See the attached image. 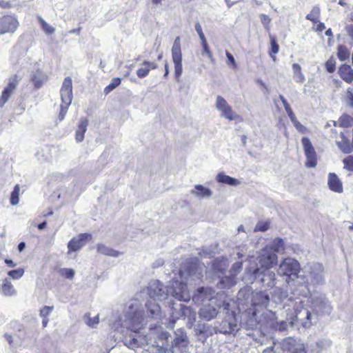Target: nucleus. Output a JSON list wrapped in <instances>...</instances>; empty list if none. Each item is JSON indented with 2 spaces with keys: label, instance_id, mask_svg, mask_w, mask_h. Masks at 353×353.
Here are the masks:
<instances>
[{
  "label": "nucleus",
  "instance_id": "nucleus-1",
  "mask_svg": "<svg viewBox=\"0 0 353 353\" xmlns=\"http://www.w3.org/2000/svg\"><path fill=\"white\" fill-rule=\"evenodd\" d=\"M288 311L289 314H293L294 323L299 321L305 328H309L313 323H316L317 317L307 309L303 307L301 300L295 301L293 310L288 309Z\"/></svg>",
  "mask_w": 353,
  "mask_h": 353
},
{
  "label": "nucleus",
  "instance_id": "nucleus-2",
  "mask_svg": "<svg viewBox=\"0 0 353 353\" xmlns=\"http://www.w3.org/2000/svg\"><path fill=\"white\" fill-rule=\"evenodd\" d=\"M300 264L294 259L288 257L280 263L277 273L279 276H285V281L288 284L299 277Z\"/></svg>",
  "mask_w": 353,
  "mask_h": 353
},
{
  "label": "nucleus",
  "instance_id": "nucleus-3",
  "mask_svg": "<svg viewBox=\"0 0 353 353\" xmlns=\"http://www.w3.org/2000/svg\"><path fill=\"white\" fill-rule=\"evenodd\" d=\"M60 94L62 103L60 105L59 119L60 121H62L72 100V81L70 77H68L64 79L60 90Z\"/></svg>",
  "mask_w": 353,
  "mask_h": 353
},
{
  "label": "nucleus",
  "instance_id": "nucleus-4",
  "mask_svg": "<svg viewBox=\"0 0 353 353\" xmlns=\"http://www.w3.org/2000/svg\"><path fill=\"white\" fill-rule=\"evenodd\" d=\"M259 263L261 265V270H268L272 268L278 261L277 255L271 252L269 248H263L258 256Z\"/></svg>",
  "mask_w": 353,
  "mask_h": 353
},
{
  "label": "nucleus",
  "instance_id": "nucleus-5",
  "mask_svg": "<svg viewBox=\"0 0 353 353\" xmlns=\"http://www.w3.org/2000/svg\"><path fill=\"white\" fill-rule=\"evenodd\" d=\"M172 58L174 64V72L176 78L182 74V54L181 48V39L176 37L172 48Z\"/></svg>",
  "mask_w": 353,
  "mask_h": 353
},
{
  "label": "nucleus",
  "instance_id": "nucleus-6",
  "mask_svg": "<svg viewBox=\"0 0 353 353\" xmlns=\"http://www.w3.org/2000/svg\"><path fill=\"white\" fill-rule=\"evenodd\" d=\"M254 274L256 278L260 279L261 283L265 287L272 288L276 284V274L270 269L261 270V268H256L254 271Z\"/></svg>",
  "mask_w": 353,
  "mask_h": 353
},
{
  "label": "nucleus",
  "instance_id": "nucleus-7",
  "mask_svg": "<svg viewBox=\"0 0 353 353\" xmlns=\"http://www.w3.org/2000/svg\"><path fill=\"white\" fill-rule=\"evenodd\" d=\"M312 304L314 314L316 317L319 315L329 314L332 309L329 301L322 296L314 298Z\"/></svg>",
  "mask_w": 353,
  "mask_h": 353
},
{
  "label": "nucleus",
  "instance_id": "nucleus-8",
  "mask_svg": "<svg viewBox=\"0 0 353 353\" xmlns=\"http://www.w3.org/2000/svg\"><path fill=\"white\" fill-rule=\"evenodd\" d=\"M303 150L306 157L305 165L309 168H314L317 163L316 153L310 139L303 137L301 140Z\"/></svg>",
  "mask_w": 353,
  "mask_h": 353
},
{
  "label": "nucleus",
  "instance_id": "nucleus-9",
  "mask_svg": "<svg viewBox=\"0 0 353 353\" xmlns=\"http://www.w3.org/2000/svg\"><path fill=\"white\" fill-rule=\"evenodd\" d=\"M19 26V21L12 15H4L0 17V35L13 33Z\"/></svg>",
  "mask_w": 353,
  "mask_h": 353
},
{
  "label": "nucleus",
  "instance_id": "nucleus-10",
  "mask_svg": "<svg viewBox=\"0 0 353 353\" xmlns=\"http://www.w3.org/2000/svg\"><path fill=\"white\" fill-rule=\"evenodd\" d=\"M19 81V77L17 74H14L9 79L7 85L2 91L0 97V107H3L9 100L12 94L14 93Z\"/></svg>",
  "mask_w": 353,
  "mask_h": 353
},
{
  "label": "nucleus",
  "instance_id": "nucleus-11",
  "mask_svg": "<svg viewBox=\"0 0 353 353\" xmlns=\"http://www.w3.org/2000/svg\"><path fill=\"white\" fill-rule=\"evenodd\" d=\"M192 299L194 302L204 303L206 301L215 303V291L211 288L201 287L197 289L196 292L193 296Z\"/></svg>",
  "mask_w": 353,
  "mask_h": 353
},
{
  "label": "nucleus",
  "instance_id": "nucleus-12",
  "mask_svg": "<svg viewBox=\"0 0 353 353\" xmlns=\"http://www.w3.org/2000/svg\"><path fill=\"white\" fill-rule=\"evenodd\" d=\"M91 238V234L88 233H82L77 237L72 238L68 243V252L70 253L80 250Z\"/></svg>",
  "mask_w": 353,
  "mask_h": 353
},
{
  "label": "nucleus",
  "instance_id": "nucleus-13",
  "mask_svg": "<svg viewBox=\"0 0 353 353\" xmlns=\"http://www.w3.org/2000/svg\"><path fill=\"white\" fill-rule=\"evenodd\" d=\"M172 296L179 301H189L190 295L187 284L183 282H175L173 287Z\"/></svg>",
  "mask_w": 353,
  "mask_h": 353
},
{
  "label": "nucleus",
  "instance_id": "nucleus-14",
  "mask_svg": "<svg viewBox=\"0 0 353 353\" xmlns=\"http://www.w3.org/2000/svg\"><path fill=\"white\" fill-rule=\"evenodd\" d=\"M229 306L230 304L228 303H225V301L222 303V307H223V310L225 311L226 314V316L225 317L224 321H222V324L223 323L224 326L228 324L230 327V331H232L236 327V319L233 311L230 313Z\"/></svg>",
  "mask_w": 353,
  "mask_h": 353
},
{
  "label": "nucleus",
  "instance_id": "nucleus-15",
  "mask_svg": "<svg viewBox=\"0 0 353 353\" xmlns=\"http://www.w3.org/2000/svg\"><path fill=\"white\" fill-rule=\"evenodd\" d=\"M47 80L48 76L40 70L34 71L30 78V81L36 89L41 88Z\"/></svg>",
  "mask_w": 353,
  "mask_h": 353
},
{
  "label": "nucleus",
  "instance_id": "nucleus-16",
  "mask_svg": "<svg viewBox=\"0 0 353 353\" xmlns=\"http://www.w3.org/2000/svg\"><path fill=\"white\" fill-rule=\"evenodd\" d=\"M328 185L331 190L341 193L343 192V185L341 180L334 173L328 175Z\"/></svg>",
  "mask_w": 353,
  "mask_h": 353
},
{
  "label": "nucleus",
  "instance_id": "nucleus-17",
  "mask_svg": "<svg viewBox=\"0 0 353 353\" xmlns=\"http://www.w3.org/2000/svg\"><path fill=\"white\" fill-rule=\"evenodd\" d=\"M286 312V319L277 322L276 325H274L276 330L280 332L286 331L289 327H292L294 325L293 314H289L288 310Z\"/></svg>",
  "mask_w": 353,
  "mask_h": 353
},
{
  "label": "nucleus",
  "instance_id": "nucleus-18",
  "mask_svg": "<svg viewBox=\"0 0 353 353\" xmlns=\"http://www.w3.org/2000/svg\"><path fill=\"white\" fill-rule=\"evenodd\" d=\"M341 140L336 141L339 148L345 154H350L353 150V144H351L349 139L341 132L340 134Z\"/></svg>",
  "mask_w": 353,
  "mask_h": 353
},
{
  "label": "nucleus",
  "instance_id": "nucleus-19",
  "mask_svg": "<svg viewBox=\"0 0 353 353\" xmlns=\"http://www.w3.org/2000/svg\"><path fill=\"white\" fill-rule=\"evenodd\" d=\"M265 248H269L274 253H283L285 249V242L281 238H275Z\"/></svg>",
  "mask_w": 353,
  "mask_h": 353
},
{
  "label": "nucleus",
  "instance_id": "nucleus-20",
  "mask_svg": "<svg viewBox=\"0 0 353 353\" xmlns=\"http://www.w3.org/2000/svg\"><path fill=\"white\" fill-rule=\"evenodd\" d=\"M218 314V310L215 307L210 305H203L199 310V315L205 320H211Z\"/></svg>",
  "mask_w": 353,
  "mask_h": 353
},
{
  "label": "nucleus",
  "instance_id": "nucleus-21",
  "mask_svg": "<svg viewBox=\"0 0 353 353\" xmlns=\"http://www.w3.org/2000/svg\"><path fill=\"white\" fill-rule=\"evenodd\" d=\"M143 65L144 67L140 68L137 71V74L138 77L142 79L147 77L151 70H154L157 68V64L154 62H150L148 61H144L143 62Z\"/></svg>",
  "mask_w": 353,
  "mask_h": 353
},
{
  "label": "nucleus",
  "instance_id": "nucleus-22",
  "mask_svg": "<svg viewBox=\"0 0 353 353\" xmlns=\"http://www.w3.org/2000/svg\"><path fill=\"white\" fill-rule=\"evenodd\" d=\"M222 115L230 121L241 120L239 115L233 112L230 106L227 105L226 101L222 98Z\"/></svg>",
  "mask_w": 353,
  "mask_h": 353
},
{
  "label": "nucleus",
  "instance_id": "nucleus-23",
  "mask_svg": "<svg viewBox=\"0 0 353 353\" xmlns=\"http://www.w3.org/2000/svg\"><path fill=\"white\" fill-rule=\"evenodd\" d=\"M195 30L197 32L200 39L201 41L202 46H203V50L206 53V54L208 56V57L213 61L212 59V54L209 49V47L207 43L206 39L205 37V35L202 30V27L200 25L199 23H196L195 25Z\"/></svg>",
  "mask_w": 353,
  "mask_h": 353
},
{
  "label": "nucleus",
  "instance_id": "nucleus-24",
  "mask_svg": "<svg viewBox=\"0 0 353 353\" xmlns=\"http://www.w3.org/2000/svg\"><path fill=\"white\" fill-rule=\"evenodd\" d=\"M339 74L341 79L350 83L353 81V70L349 65H343L339 68Z\"/></svg>",
  "mask_w": 353,
  "mask_h": 353
},
{
  "label": "nucleus",
  "instance_id": "nucleus-25",
  "mask_svg": "<svg viewBox=\"0 0 353 353\" xmlns=\"http://www.w3.org/2000/svg\"><path fill=\"white\" fill-rule=\"evenodd\" d=\"M88 121L87 119H81L75 133V139L77 142H81L84 139L85 132L87 130Z\"/></svg>",
  "mask_w": 353,
  "mask_h": 353
},
{
  "label": "nucleus",
  "instance_id": "nucleus-26",
  "mask_svg": "<svg viewBox=\"0 0 353 353\" xmlns=\"http://www.w3.org/2000/svg\"><path fill=\"white\" fill-rule=\"evenodd\" d=\"M1 293L6 296H11L16 294V290L12 283L8 279L3 281L0 287Z\"/></svg>",
  "mask_w": 353,
  "mask_h": 353
},
{
  "label": "nucleus",
  "instance_id": "nucleus-27",
  "mask_svg": "<svg viewBox=\"0 0 353 353\" xmlns=\"http://www.w3.org/2000/svg\"><path fill=\"white\" fill-rule=\"evenodd\" d=\"M299 345L296 340L293 337L285 338L281 342V347L285 351L293 352Z\"/></svg>",
  "mask_w": 353,
  "mask_h": 353
},
{
  "label": "nucleus",
  "instance_id": "nucleus-28",
  "mask_svg": "<svg viewBox=\"0 0 353 353\" xmlns=\"http://www.w3.org/2000/svg\"><path fill=\"white\" fill-rule=\"evenodd\" d=\"M252 304L254 305L266 306L269 301L270 297L268 294L263 292L256 293L252 299Z\"/></svg>",
  "mask_w": 353,
  "mask_h": 353
},
{
  "label": "nucleus",
  "instance_id": "nucleus-29",
  "mask_svg": "<svg viewBox=\"0 0 353 353\" xmlns=\"http://www.w3.org/2000/svg\"><path fill=\"white\" fill-rule=\"evenodd\" d=\"M180 334H177L174 339V345L176 347H186L188 343L186 333L183 330H179Z\"/></svg>",
  "mask_w": 353,
  "mask_h": 353
},
{
  "label": "nucleus",
  "instance_id": "nucleus-30",
  "mask_svg": "<svg viewBox=\"0 0 353 353\" xmlns=\"http://www.w3.org/2000/svg\"><path fill=\"white\" fill-rule=\"evenodd\" d=\"M97 250L99 254L106 256H117L119 254L118 251L108 248L103 244H98L97 246Z\"/></svg>",
  "mask_w": 353,
  "mask_h": 353
},
{
  "label": "nucleus",
  "instance_id": "nucleus-31",
  "mask_svg": "<svg viewBox=\"0 0 353 353\" xmlns=\"http://www.w3.org/2000/svg\"><path fill=\"white\" fill-rule=\"evenodd\" d=\"M293 78L296 83H302L305 81V76L301 72V67L298 63L292 65Z\"/></svg>",
  "mask_w": 353,
  "mask_h": 353
},
{
  "label": "nucleus",
  "instance_id": "nucleus-32",
  "mask_svg": "<svg viewBox=\"0 0 353 353\" xmlns=\"http://www.w3.org/2000/svg\"><path fill=\"white\" fill-rule=\"evenodd\" d=\"M192 194L199 197H208L211 195L212 192L210 189L203 187L202 185H196L194 190H192Z\"/></svg>",
  "mask_w": 353,
  "mask_h": 353
},
{
  "label": "nucleus",
  "instance_id": "nucleus-33",
  "mask_svg": "<svg viewBox=\"0 0 353 353\" xmlns=\"http://www.w3.org/2000/svg\"><path fill=\"white\" fill-rule=\"evenodd\" d=\"M145 307L147 311L152 316L160 312V306L154 299H150L146 302Z\"/></svg>",
  "mask_w": 353,
  "mask_h": 353
},
{
  "label": "nucleus",
  "instance_id": "nucleus-34",
  "mask_svg": "<svg viewBox=\"0 0 353 353\" xmlns=\"http://www.w3.org/2000/svg\"><path fill=\"white\" fill-rule=\"evenodd\" d=\"M236 281L234 279V276L233 274H230L227 276H222V288H230L235 285Z\"/></svg>",
  "mask_w": 353,
  "mask_h": 353
},
{
  "label": "nucleus",
  "instance_id": "nucleus-35",
  "mask_svg": "<svg viewBox=\"0 0 353 353\" xmlns=\"http://www.w3.org/2000/svg\"><path fill=\"white\" fill-rule=\"evenodd\" d=\"M320 17V8L318 6H314L312 8L310 12L307 14L306 19L309 21H311L314 23H316L319 21Z\"/></svg>",
  "mask_w": 353,
  "mask_h": 353
},
{
  "label": "nucleus",
  "instance_id": "nucleus-36",
  "mask_svg": "<svg viewBox=\"0 0 353 353\" xmlns=\"http://www.w3.org/2000/svg\"><path fill=\"white\" fill-rule=\"evenodd\" d=\"M331 345V341L328 339H319L315 343L316 351L322 352Z\"/></svg>",
  "mask_w": 353,
  "mask_h": 353
},
{
  "label": "nucleus",
  "instance_id": "nucleus-37",
  "mask_svg": "<svg viewBox=\"0 0 353 353\" xmlns=\"http://www.w3.org/2000/svg\"><path fill=\"white\" fill-rule=\"evenodd\" d=\"M38 21L41 26L42 30L46 34H52L54 32V28L46 23L41 17H38Z\"/></svg>",
  "mask_w": 353,
  "mask_h": 353
},
{
  "label": "nucleus",
  "instance_id": "nucleus-38",
  "mask_svg": "<svg viewBox=\"0 0 353 353\" xmlns=\"http://www.w3.org/2000/svg\"><path fill=\"white\" fill-rule=\"evenodd\" d=\"M19 192H20V187L19 185H16L14 187V189L12 192H11L10 195V203L13 205H17L19 203Z\"/></svg>",
  "mask_w": 353,
  "mask_h": 353
},
{
  "label": "nucleus",
  "instance_id": "nucleus-39",
  "mask_svg": "<svg viewBox=\"0 0 353 353\" xmlns=\"http://www.w3.org/2000/svg\"><path fill=\"white\" fill-rule=\"evenodd\" d=\"M337 56L341 61H345L349 58L350 52L345 46H339L338 47Z\"/></svg>",
  "mask_w": 353,
  "mask_h": 353
},
{
  "label": "nucleus",
  "instance_id": "nucleus-40",
  "mask_svg": "<svg viewBox=\"0 0 353 353\" xmlns=\"http://www.w3.org/2000/svg\"><path fill=\"white\" fill-rule=\"evenodd\" d=\"M222 183H225L231 186H237L241 182L238 179L232 178L228 175L222 174Z\"/></svg>",
  "mask_w": 353,
  "mask_h": 353
},
{
  "label": "nucleus",
  "instance_id": "nucleus-41",
  "mask_svg": "<svg viewBox=\"0 0 353 353\" xmlns=\"http://www.w3.org/2000/svg\"><path fill=\"white\" fill-rule=\"evenodd\" d=\"M121 79L119 77L112 79L111 83L104 88L105 93L108 94L112 90L119 86L121 84Z\"/></svg>",
  "mask_w": 353,
  "mask_h": 353
},
{
  "label": "nucleus",
  "instance_id": "nucleus-42",
  "mask_svg": "<svg viewBox=\"0 0 353 353\" xmlns=\"http://www.w3.org/2000/svg\"><path fill=\"white\" fill-rule=\"evenodd\" d=\"M59 273L65 279H72L74 276V271L71 268H62L59 270Z\"/></svg>",
  "mask_w": 353,
  "mask_h": 353
},
{
  "label": "nucleus",
  "instance_id": "nucleus-43",
  "mask_svg": "<svg viewBox=\"0 0 353 353\" xmlns=\"http://www.w3.org/2000/svg\"><path fill=\"white\" fill-rule=\"evenodd\" d=\"M270 228V223L268 221H259L255 228L254 231V232H265L268 230Z\"/></svg>",
  "mask_w": 353,
  "mask_h": 353
},
{
  "label": "nucleus",
  "instance_id": "nucleus-44",
  "mask_svg": "<svg viewBox=\"0 0 353 353\" xmlns=\"http://www.w3.org/2000/svg\"><path fill=\"white\" fill-rule=\"evenodd\" d=\"M23 273H24L23 270L21 268H19L17 270H10L8 272V274L10 277H12L13 279H18L23 276Z\"/></svg>",
  "mask_w": 353,
  "mask_h": 353
},
{
  "label": "nucleus",
  "instance_id": "nucleus-45",
  "mask_svg": "<svg viewBox=\"0 0 353 353\" xmlns=\"http://www.w3.org/2000/svg\"><path fill=\"white\" fill-rule=\"evenodd\" d=\"M344 164V168L349 170L353 171V156H348L343 160Z\"/></svg>",
  "mask_w": 353,
  "mask_h": 353
},
{
  "label": "nucleus",
  "instance_id": "nucleus-46",
  "mask_svg": "<svg viewBox=\"0 0 353 353\" xmlns=\"http://www.w3.org/2000/svg\"><path fill=\"white\" fill-rule=\"evenodd\" d=\"M170 336L168 332H161L158 335L159 340L161 341V347L167 345L168 343V339Z\"/></svg>",
  "mask_w": 353,
  "mask_h": 353
},
{
  "label": "nucleus",
  "instance_id": "nucleus-47",
  "mask_svg": "<svg viewBox=\"0 0 353 353\" xmlns=\"http://www.w3.org/2000/svg\"><path fill=\"white\" fill-rule=\"evenodd\" d=\"M335 60L331 57L325 63V68L327 72L332 73L335 70Z\"/></svg>",
  "mask_w": 353,
  "mask_h": 353
},
{
  "label": "nucleus",
  "instance_id": "nucleus-48",
  "mask_svg": "<svg viewBox=\"0 0 353 353\" xmlns=\"http://www.w3.org/2000/svg\"><path fill=\"white\" fill-rule=\"evenodd\" d=\"M242 269V263L241 262H236L233 264L231 270H230V274H233L235 276L236 274H238Z\"/></svg>",
  "mask_w": 353,
  "mask_h": 353
},
{
  "label": "nucleus",
  "instance_id": "nucleus-49",
  "mask_svg": "<svg viewBox=\"0 0 353 353\" xmlns=\"http://www.w3.org/2000/svg\"><path fill=\"white\" fill-rule=\"evenodd\" d=\"M347 104L353 108V88H349L346 94Z\"/></svg>",
  "mask_w": 353,
  "mask_h": 353
},
{
  "label": "nucleus",
  "instance_id": "nucleus-50",
  "mask_svg": "<svg viewBox=\"0 0 353 353\" xmlns=\"http://www.w3.org/2000/svg\"><path fill=\"white\" fill-rule=\"evenodd\" d=\"M261 21L266 30L270 29V18L266 14H261L260 15Z\"/></svg>",
  "mask_w": 353,
  "mask_h": 353
},
{
  "label": "nucleus",
  "instance_id": "nucleus-51",
  "mask_svg": "<svg viewBox=\"0 0 353 353\" xmlns=\"http://www.w3.org/2000/svg\"><path fill=\"white\" fill-rule=\"evenodd\" d=\"M53 306H44L40 310V316L41 317H48L53 310Z\"/></svg>",
  "mask_w": 353,
  "mask_h": 353
},
{
  "label": "nucleus",
  "instance_id": "nucleus-52",
  "mask_svg": "<svg viewBox=\"0 0 353 353\" xmlns=\"http://www.w3.org/2000/svg\"><path fill=\"white\" fill-rule=\"evenodd\" d=\"M99 322V316L97 315L95 316H94L93 318H91L90 316H88V321H87V324L90 326V327H94L96 325H97Z\"/></svg>",
  "mask_w": 353,
  "mask_h": 353
},
{
  "label": "nucleus",
  "instance_id": "nucleus-53",
  "mask_svg": "<svg viewBox=\"0 0 353 353\" xmlns=\"http://www.w3.org/2000/svg\"><path fill=\"white\" fill-rule=\"evenodd\" d=\"M279 99L282 101V103L285 108L286 112L288 113L290 111H292V109H291L289 103H288L287 100L283 97V96L279 95Z\"/></svg>",
  "mask_w": 353,
  "mask_h": 353
},
{
  "label": "nucleus",
  "instance_id": "nucleus-54",
  "mask_svg": "<svg viewBox=\"0 0 353 353\" xmlns=\"http://www.w3.org/2000/svg\"><path fill=\"white\" fill-rule=\"evenodd\" d=\"M279 45L276 43L275 40H274V39L272 40L271 41V51H272V53L276 54L279 52Z\"/></svg>",
  "mask_w": 353,
  "mask_h": 353
},
{
  "label": "nucleus",
  "instance_id": "nucleus-55",
  "mask_svg": "<svg viewBox=\"0 0 353 353\" xmlns=\"http://www.w3.org/2000/svg\"><path fill=\"white\" fill-rule=\"evenodd\" d=\"M293 124L299 132H303L305 130V128L298 120L294 122Z\"/></svg>",
  "mask_w": 353,
  "mask_h": 353
},
{
  "label": "nucleus",
  "instance_id": "nucleus-56",
  "mask_svg": "<svg viewBox=\"0 0 353 353\" xmlns=\"http://www.w3.org/2000/svg\"><path fill=\"white\" fill-rule=\"evenodd\" d=\"M226 56L230 63H231L234 68L236 67V62L234 57L230 52H226Z\"/></svg>",
  "mask_w": 353,
  "mask_h": 353
},
{
  "label": "nucleus",
  "instance_id": "nucleus-57",
  "mask_svg": "<svg viewBox=\"0 0 353 353\" xmlns=\"http://www.w3.org/2000/svg\"><path fill=\"white\" fill-rule=\"evenodd\" d=\"M4 337L10 345H12L13 339H12V336L11 334L6 333L4 334Z\"/></svg>",
  "mask_w": 353,
  "mask_h": 353
},
{
  "label": "nucleus",
  "instance_id": "nucleus-58",
  "mask_svg": "<svg viewBox=\"0 0 353 353\" xmlns=\"http://www.w3.org/2000/svg\"><path fill=\"white\" fill-rule=\"evenodd\" d=\"M325 29V26L323 23H319L316 28V30L317 32H322L323 30Z\"/></svg>",
  "mask_w": 353,
  "mask_h": 353
},
{
  "label": "nucleus",
  "instance_id": "nucleus-59",
  "mask_svg": "<svg viewBox=\"0 0 353 353\" xmlns=\"http://www.w3.org/2000/svg\"><path fill=\"white\" fill-rule=\"evenodd\" d=\"M288 117H290L292 123H293L294 122H295L296 121H297L296 119V116L294 115V112L292 111H290V112L287 113Z\"/></svg>",
  "mask_w": 353,
  "mask_h": 353
},
{
  "label": "nucleus",
  "instance_id": "nucleus-60",
  "mask_svg": "<svg viewBox=\"0 0 353 353\" xmlns=\"http://www.w3.org/2000/svg\"><path fill=\"white\" fill-rule=\"evenodd\" d=\"M4 261L9 267L14 268L16 265V264L11 259H6Z\"/></svg>",
  "mask_w": 353,
  "mask_h": 353
},
{
  "label": "nucleus",
  "instance_id": "nucleus-61",
  "mask_svg": "<svg viewBox=\"0 0 353 353\" xmlns=\"http://www.w3.org/2000/svg\"><path fill=\"white\" fill-rule=\"evenodd\" d=\"M292 353H305V352L303 350L301 345H299V347Z\"/></svg>",
  "mask_w": 353,
  "mask_h": 353
},
{
  "label": "nucleus",
  "instance_id": "nucleus-62",
  "mask_svg": "<svg viewBox=\"0 0 353 353\" xmlns=\"http://www.w3.org/2000/svg\"><path fill=\"white\" fill-rule=\"evenodd\" d=\"M26 247V244L24 242H21L19 245H18V250L19 252H21Z\"/></svg>",
  "mask_w": 353,
  "mask_h": 353
},
{
  "label": "nucleus",
  "instance_id": "nucleus-63",
  "mask_svg": "<svg viewBox=\"0 0 353 353\" xmlns=\"http://www.w3.org/2000/svg\"><path fill=\"white\" fill-rule=\"evenodd\" d=\"M46 222L43 221V222L39 223L37 227H38L39 230H43L46 228Z\"/></svg>",
  "mask_w": 353,
  "mask_h": 353
},
{
  "label": "nucleus",
  "instance_id": "nucleus-64",
  "mask_svg": "<svg viewBox=\"0 0 353 353\" xmlns=\"http://www.w3.org/2000/svg\"><path fill=\"white\" fill-rule=\"evenodd\" d=\"M157 353H166V349L163 347H158Z\"/></svg>",
  "mask_w": 353,
  "mask_h": 353
}]
</instances>
